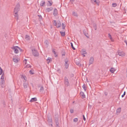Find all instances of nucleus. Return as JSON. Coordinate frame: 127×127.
<instances>
[{"label": "nucleus", "mask_w": 127, "mask_h": 127, "mask_svg": "<svg viewBox=\"0 0 127 127\" xmlns=\"http://www.w3.org/2000/svg\"><path fill=\"white\" fill-rule=\"evenodd\" d=\"M38 16L39 17V20H42V17L41 15H38Z\"/></svg>", "instance_id": "nucleus-40"}, {"label": "nucleus", "mask_w": 127, "mask_h": 127, "mask_svg": "<svg viewBox=\"0 0 127 127\" xmlns=\"http://www.w3.org/2000/svg\"><path fill=\"white\" fill-rule=\"evenodd\" d=\"M45 3V2L44 1H42L40 3V6H44Z\"/></svg>", "instance_id": "nucleus-19"}, {"label": "nucleus", "mask_w": 127, "mask_h": 127, "mask_svg": "<svg viewBox=\"0 0 127 127\" xmlns=\"http://www.w3.org/2000/svg\"><path fill=\"white\" fill-rule=\"evenodd\" d=\"M24 80H25V81H26V79H25V78H24Z\"/></svg>", "instance_id": "nucleus-57"}, {"label": "nucleus", "mask_w": 127, "mask_h": 127, "mask_svg": "<svg viewBox=\"0 0 127 127\" xmlns=\"http://www.w3.org/2000/svg\"><path fill=\"white\" fill-rule=\"evenodd\" d=\"M12 48L14 50V52L16 54H17L18 53V49H20V48L17 46H14Z\"/></svg>", "instance_id": "nucleus-3"}, {"label": "nucleus", "mask_w": 127, "mask_h": 127, "mask_svg": "<svg viewBox=\"0 0 127 127\" xmlns=\"http://www.w3.org/2000/svg\"><path fill=\"white\" fill-rule=\"evenodd\" d=\"M53 9V8L52 7L47 8L45 9V11L46 12H49L52 10Z\"/></svg>", "instance_id": "nucleus-11"}, {"label": "nucleus", "mask_w": 127, "mask_h": 127, "mask_svg": "<svg viewBox=\"0 0 127 127\" xmlns=\"http://www.w3.org/2000/svg\"><path fill=\"white\" fill-rule=\"evenodd\" d=\"M124 42L126 43L127 45V41L126 40H125Z\"/></svg>", "instance_id": "nucleus-51"}, {"label": "nucleus", "mask_w": 127, "mask_h": 127, "mask_svg": "<svg viewBox=\"0 0 127 127\" xmlns=\"http://www.w3.org/2000/svg\"><path fill=\"white\" fill-rule=\"evenodd\" d=\"M74 76L73 74H72V76Z\"/></svg>", "instance_id": "nucleus-58"}, {"label": "nucleus", "mask_w": 127, "mask_h": 127, "mask_svg": "<svg viewBox=\"0 0 127 127\" xmlns=\"http://www.w3.org/2000/svg\"><path fill=\"white\" fill-rule=\"evenodd\" d=\"M30 73L31 74H33L34 73L33 72V70H31L29 71Z\"/></svg>", "instance_id": "nucleus-36"}, {"label": "nucleus", "mask_w": 127, "mask_h": 127, "mask_svg": "<svg viewBox=\"0 0 127 127\" xmlns=\"http://www.w3.org/2000/svg\"><path fill=\"white\" fill-rule=\"evenodd\" d=\"M108 35V37L110 38V39L111 41H113V40L112 39L111 35L109 33Z\"/></svg>", "instance_id": "nucleus-28"}, {"label": "nucleus", "mask_w": 127, "mask_h": 127, "mask_svg": "<svg viewBox=\"0 0 127 127\" xmlns=\"http://www.w3.org/2000/svg\"><path fill=\"white\" fill-rule=\"evenodd\" d=\"M68 62V60L67 58H66L65 60V68L66 69L68 68L69 66V65L67 64Z\"/></svg>", "instance_id": "nucleus-6"}, {"label": "nucleus", "mask_w": 127, "mask_h": 127, "mask_svg": "<svg viewBox=\"0 0 127 127\" xmlns=\"http://www.w3.org/2000/svg\"><path fill=\"white\" fill-rule=\"evenodd\" d=\"M126 94V92L125 91L124 92V94H123L122 95V97H124V95H125Z\"/></svg>", "instance_id": "nucleus-43"}, {"label": "nucleus", "mask_w": 127, "mask_h": 127, "mask_svg": "<svg viewBox=\"0 0 127 127\" xmlns=\"http://www.w3.org/2000/svg\"><path fill=\"white\" fill-rule=\"evenodd\" d=\"M15 12L14 16L15 17L16 19L17 20H18V15L17 14L18 12Z\"/></svg>", "instance_id": "nucleus-12"}, {"label": "nucleus", "mask_w": 127, "mask_h": 127, "mask_svg": "<svg viewBox=\"0 0 127 127\" xmlns=\"http://www.w3.org/2000/svg\"><path fill=\"white\" fill-rule=\"evenodd\" d=\"M121 111V108H119L117 109V112H119Z\"/></svg>", "instance_id": "nucleus-38"}, {"label": "nucleus", "mask_w": 127, "mask_h": 127, "mask_svg": "<svg viewBox=\"0 0 127 127\" xmlns=\"http://www.w3.org/2000/svg\"><path fill=\"white\" fill-rule=\"evenodd\" d=\"M64 84L66 87H68L70 85L68 79L66 76L64 78Z\"/></svg>", "instance_id": "nucleus-1"}, {"label": "nucleus", "mask_w": 127, "mask_h": 127, "mask_svg": "<svg viewBox=\"0 0 127 127\" xmlns=\"http://www.w3.org/2000/svg\"><path fill=\"white\" fill-rule=\"evenodd\" d=\"M47 120L49 123L52 122V117L51 116H48Z\"/></svg>", "instance_id": "nucleus-8"}, {"label": "nucleus", "mask_w": 127, "mask_h": 127, "mask_svg": "<svg viewBox=\"0 0 127 127\" xmlns=\"http://www.w3.org/2000/svg\"><path fill=\"white\" fill-rule=\"evenodd\" d=\"M58 14V12L57 9L55 8L54 10L53 14L54 16H56Z\"/></svg>", "instance_id": "nucleus-15"}, {"label": "nucleus", "mask_w": 127, "mask_h": 127, "mask_svg": "<svg viewBox=\"0 0 127 127\" xmlns=\"http://www.w3.org/2000/svg\"><path fill=\"white\" fill-rule=\"evenodd\" d=\"M80 95L82 96V98H83L85 97V95L83 92H81L80 93Z\"/></svg>", "instance_id": "nucleus-17"}, {"label": "nucleus", "mask_w": 127, "mask_h": 127, "mask_svg": "<svg viewBox=\"0 0 127 127\" xmlns=\"http://www.w3.org/2000/svg\"><path fill=\"white\" fill-rule=\"evenodd\" d=\"M52 52L55 54V57H56L57 56V55H56V52L54 50H53Z\"/></svg>", "instance_id": "nucleus-39"}, {"label": "nucleus", "mask_w": 127, "mask_h": 127, "mask_svg": "<svg viewBox=\"0 0 127 127\" xmlns=\"http://www.w3.org/2000/svg\"><path fill=\"white\" fill-rule=\"evenodd\" d=\"M32 54L34 56L37 57L38 56L39 53L37 50L33 49L32 50Z\"/></svg>", "instance_id": "nucleus-2"}, {"label": "nucleus", "mask_w": 127, "mask_h": 127, "mask_svg": "<svg viewBox=\"0 0 127 127\" xmlns=\"http://www.w3.org/2000/svg\"><path fill=\"white\" fill-rule=\"evenodd\" d=\"M83 54H86V53H87L86 51L84 50L83 51Z\"/></svg>", "instance_id": "nucleus-49"}, {"label": "nucleus", "mask_w": 127, "mask_h": 127, "mask_svg": "<svg viewBox=\"0 0 127 127\" xmlns=\"http://www.w3.org/2000/svg\"><path fill=\"white\" fill-rule=\"evenodd\" d=\"M53 2L52 1L49 0L48 1L47 5L48 6H51Z\"/></svg>", "instance_id": "nucleus-13"}, {"label": "nucleus", "mask_w": 127, "mask_h": 127, "mask_svg": "<svg viewBox=\"0 0 127 127\" xmlns=\"http://www.w3.org/2000/svg\"><path fill=\"white\" fill-rule=\"evenodd\" d=\"M50 59V58H48V59H47V60H49Z\"/></svg>", "instance_id": "nucleus-52"}, {"label": "nucleus", "mask_w": 127, "mask_h": 127, "mask_svg": "<svg viewBox=\"0 0 127 127\" xmlns=\"http://www.w3.org/2000/svg\"><path fill=\"white\" fill-rule=\"evenodd\" d=\"M4 76L3 75V74H2V75L1 76V79H2L3 80H2V83H3L4 82V80H3L4 79Z\"/></svg>", "instance_id": "nucleus-24"}, {"label": "nucleus", "mask_w": 127, "mask_h": 127, "mask_svg": "<svg viewBox=\"0 0 127 127\" xmlns=\"http://www.w3.org/2000/svg\"><path fill=\"white\" fill-rule=\"evenodd\" d=\"M85 32V30H84L83 31V32L84 33V34L87 37L89 38V37L87 35L88 34L86 33Z\"/></svg>", "instance_id": "nucleus-31"}, {"label": "nucleus", "mask_w": 127, "mask_h": 127, "mask_svg": "<svg viewBox=\"0 0 127 127\" xmlns=\"http://www.w3.org/2000/svg\"><path fill=\"white\" fill-rule=\"evenodd\" d=\"M53 23L54 26H56V24L57 23L56 21V20L53 21Z\"/></svg>", "instance_id": "nucleus-34"}, {"label": "nucleus", "mask_w": 127, "mask_h": 127, "mask_svg": "<svg viewBox=\"0 0 127 127\" xmlns=\"http://www.w3.org/2000/svg\"><path fill=\"white\" fill-rule=\"evenodd\" d=\"M61 26V23L60 21L58 22L56 24V26L57 28H59Z\"/></svg>", "instance_id": "nucleus-14"}, {"label": "nucleus", "mask_w": 127, "mask_h": 127, "mask_svg": "<svg viewBox=\"0 0 127 127\" xmlns=\"http://www.w3.org/2000/svg\"><path fill=\"white\" fill-rule=\"evenodd\" d=\"M74 1L75 0H70V2L72 4H73V2H74Z\"/></svg>", "instance_id": "nucleus-45"}, {"label": "nucleus", "mask_w": 127, "mask_h": 127, "mask_svg": "<svg viewBox=\"0 0 127 127\" xmlns=\"http://www.w3.org/2000/svg\"><path fill=\"white\" fill-rule=\"evenodd\" d=\"M25 38L27 40H28L30 39V37L27 35H26L25 36Z\"/></svg>", "instance_id": "nucleus-25"}, {"label": "nucleus", "mask_w": 127, "mask_h": 127, "mask_svg": "<svg viewBox=\"0 0 127 127\" xmlns=\"http://www.w3.org/2000/svg\"><path fill=\"white\" fill-rule=\"evenodd\" d=\"M62 26L63 29H64L65 28V24L63 23H62Z\"/></svg>", "instance_id": "nucleus-30"}, {"label": "nucleus", "mask_w": 127, "mask_h": 127, "mask_svg": "<svg viewBox=\"0 0 127 127\" xmlns=\"http://www.w3.org/2000/svg\"><path fill=\"white\" fill-rule=\"evenodd\" d=\"M76 64H77L78 65H80V66H81V64H80V63L79 62H77V63H76Z\"/></svg>", "instance_id": "nucleus-44"}, {"label": "nucleus", "mask_w": 127, "mask_h": 127, "mask_svg": "<svg viewBox=\"0 0 127 127\" xmlns=\"http://www.w3.org/2000/svg\"><path fill=\"white\" fill-rule=\"evenodd\" d=\"M105 94L106 95H107V94L106 93H105Z\"/></svg>", "instance_id": "nucleus-54"}, {"label": "nucleus", "mask_w": 127, "mask_h": 127, "mask_svg": "<svg viewBox=\"0 0 127 127\" xmlns=\"http://www.w3.org/2000/svg\"><path fill=\"white\" fill-rule=\"evenodd\" d=\"M20 5L19 3H18L16 5L14 8V12H18L19 11L20 9Z\"/></svg>", "instance_id": "nucleus-4"}, {"label": "nucleus", "mask_w": 127, "mask_h": 127, "mask_svg": "<svg viewBox=\"0 0 127 127\" xmlns=\"http://www.w3.org/2000/svg\"><path fill=\"white\" fill-rule=\"evenodd\" d=\"M37 100L36 98L34 97L32 98L30 101V102H33L36 101H37Z\"/></svg>", "instance_id": "nucleus-18"}, {"label": "nucleus", "mask_w": 127, "mask_h": 127, "mask_svg": "<svg viewBox=\"0 0 127 127\" xmlns=\"http://www.w3.org/2000/svg\"><path fill=\"white\" fill-rule=\"evenodd\" d=\"M65 55V54H62V56H64Z\"/></svg>", "instance_id": "nucleus-55"}, {"label": "nucleus", "mask_w": 127, "mask_h": 127, "mask_svg": "<svg viewBox=\"0 0 127 127\" xmlns=\"http://www.w3.org/2000/svg\"><path fill=\"white\" fill-rule=\"evenodd\" d=\"M70 112L71 113H73V112L74 110L73 109H71L70 110Z\"/></svg>", "instance_id": "nucleus-41"}, {"label": "nucleus", "mask_w": 127, "mask_h": 127, "mask_svg": "<svg viewBox=\"0 0 127 127\" xmlns=\"http://www.w3.org/2000/svg\"><path fill=\"white\" fill-rule=\"evenodd\" d=\"M24 87V88H27L28 86V83L27 82L24 83H23Z\"/></svg>", "instance_id": "nucleus-16"}, {"label": "nucleus", "mask_w": 127, "mask_h": 127, "mask_svg": "<svg viewBox=\"0 0 127 127\" xmlns=\"http://www.w3.org/2000/svg\"><path fill=\"white\" fill-rule=\"evenodd\" d=\"M72 15L73 16H75L76 17H77L78 16V15H77V13L75 12H73L72 13Z\"/></svg>", "instance_id": "nucleus-26"}, {"label": "nucleus", "mask_w": 127, "mask_h": 127, "mask_svg": "<svg viewBox=\"0 0 127 127\" xmlns=\"http://www.w3.org/2000/svg\"><path fill=\"white\" fill-rule=\"evenodd\" d=\"M60 33H61V35L62 36H64L65 35V32H62L61 31H60Z\"/></svg>", "instance_id": "nucleus-21"}, {"label": "nucleus", "mask_w": 127, "mask_h": 127, "mask_svg": "<svg viewBox=\"0 0 127 127\" xmlns=\"http://www.w3.org/2000/svg\"><path fill=\"white\" fill-rule=\"evenodd\" d=\"M49 125H50L51 126H53V123L52 122L50 123H49Z\"/></svg>", "instance_id": "nucleus-50"}, {"label": "nucleus", "mask_w": 127, "mask_h": 127, "mask_svg": "<svg viewBox=\"0 0 127 127\" xmlns=\"http://www.w3.org/2000/svg\"><path fill=\"white\" fill-rule=\"evenodd\" d=\"M26 66L28 68H30L31 67V65H27Z\"/></svg>", "instance_id": "nucleus-48"}, {"label": "nucleus", "mask_w": 127, "mask_h": 127, "mask_svg": "<svg viewBox=\"0 0 127 127\" xmlns=\"http://www.w3.org/2000/svg\"><path fill=\"white\" fill-rule=\"evenodd\" d=\"M82 87L83 88V89L84 90V91H86V85L85 84H84L82 86Z\"/></svg>", "instance_id": "nucleus-22"}, {"label": "nucleus", "mask_w": 127, "mask_h": 127, "mask_svg": "<svg viewBox=\"0 0 127 127\" xmlns=\"http://www.w3.org/2000/svg\"><path fill=\"white\" fill-rule=\"evenodd\" d=\"M13 60L14 62L16 63H17L18 62V60L17 59H16L15 58H13Z\"/></svg>", "instance_id": "nucleus-23"}, {"label": "nucleus", "mask_w": 127, "mask_h": 127, "mask_svg": "<svg viewBox=\"0 0 127 127\" xmlns=\"http://www.w3.org/2000/svg\"><path fill=\"white\" fill-rule=\"evenodd\" d=\"M94 58L93 57L91 58L89 62V65L92 64L94 62Z\"/></svg>", "instance_id": "nucleus-10"}, {"label": "nucleus", "mask_w": 127, "mask_h": 127, "mask_svg": "<svg viewBox=\"0 0 127 127\" xmlns=\"http://www.w3.org/2000/svg\"><path fill=\"white\" fill-rule=\"evenodd\" d=\"M82 55L84 56H85V55H84V54H83V53Z\"/></svg>", "instance_id": "nucleus-56"}, {"label": "nucleus", "mask_w": 127, "mask_h": 127, "mask_svg": "<svg viewBox=\"0 0 127 127\" xmlns=\"http://www.w3.org/2000/svg\"><path fill=\"white\" fill-rule=\"evenodd\" d=\"M44 90V88L43 87H41L40 88V92H41L42 91H43Z\"/></svg>", "instance_id": "nucleus-42"}, {"label": "nucleus", "mask_w": 127, "mask_h": 127, "mask_svg": "<svg viewBox=\"0 0 127 127\" xmlns=\"http://www.w3.org/2000/svg\"><path fill=\"white\" fill-rule=\"evenodd\" d=\"M115 71V69L113 68H111L110 71L112 73H113L114 71Z\"/></svg>", "instance_id": "nucleus-20"}, {"label": "nucleus", "mask_w": 127, "mask_h": 127, "mask_svg": "<svg viewBox=\"0 0 127 127\" xmlns=\"http://www.w3.org/2000/svg\"><path fill=\"white\" fill-rule=\"evenodd\" d=\"M73 121L74 122H77L78 121V119L77 118H76L73 119Z\"/></svg>", "instance_id": "nucleus-37"}, {"label": "nucleus", "mask_w": 127, "mask_h": 127, "mask_svg": "<svg viewBox=\"0 0 127 127\" xmlns=\"http://www.w3.org/2000/svg\"><path fill=\"white\" fill-rule=\"evenodd\" d=\"M55 120L56 127H59V119L57 117L55 118Z\"/></svg>", "instance_id": "nucleus-7"}, {"label": "nucleus", "mask_w": 127, "mask_h": 127, "mask_svg": "<svg viewBox=\"0 0 127 127\" xmlns=\"http://www.w3.org/2000/svg\"><path fill=\"white\" fill-rule=\"evenodd\" d=\"M18 49V51L19 50H20V51H21L22 50V49H21L20 48V49Z\"/></svg>", "instance_id": "nucleus-53"}, {"label": "nucleus", "mask_w": 127, "mask_h": 127, "mask_svg": "<svg viewBox=\"0 0 127 127\" xmlns=\"http://www.w3.org/2000/svg\"><path fill=\"white\" fill-rule=\"evenodd\" d=\"M92 2L93 3H96L98 5H99V0H91Z\"/></svg>", "instance_id": "nucleus-9"}, {"label": "nucleus", "mask_w": 127, "mask_h": 127, "mask_svg": "<svg viewBox=\"0 0 127 127\" xmlns=\"http://www.w3.org/2000/svg\"><path fill=\"white\" fill-rule=\"evenodd\" d=\"M44 43L46 44L47 46L48 45V42L47 40H46L44 42Z\"/></svg>", "instance_id": "nucleus-33"}, {"label": "nucleus", "mask_w": 127, "mask_h": 127, "mask_svg": "<svg viewBox=\"0 0 127 127\" xmlns=\"http://www.w3.org/2000/svg\"><path fill=\"white\" fill-rule=\"evenodd\" d=\"M83 120H84V121H85L86 120V119L84 115H83Z\"/></svg>", "instance_id": "nucleus-47"}, {"label": "nucleus", "mask_w": 127, "mask_h": 127, "mask_svg": "<svg viewBox=\"0 0 127 127\" xmlns=\"http://www.w3.org/2000/svg\"><path fill=\"white\" fill-rule=\"evenodd\" d=\"M27 61V60H26V59H25L24 61V63H25V64H26Z\"/></svg>", "instance_id": "nucleus-46"}, {"label": "nucleus", "mask_w": 127, "mask_h": 127, "mask_svg": "<svg viewBox=\"0 0 127 127\" xmlns=\"http://www.w3.org/2000/svg\"><path fill=\"white\" fill-rule=\"evenodd\" d=\"M71 46L72 47V48L74 50H75V48H74L73 46V43L72 42L70 43Z\"/></svg>", "instance_id": "nucleus-29"}, {"label": "nucleus", "mask_w": 127, "mask_h": 127, "mask_svg": "<svg viewBox=\"0 0 127 127\" xmlns=\"http://www.w3.org/2000/svg\"><path fill=\"white\" fill-rule=\"evenodd\" d=\"M117 5V4L116 3H113L112 4V6L113 7H115Z\"/></svg>", "instance_id": "nucleus-35"}, {"label": "nucleus", "mask_w": 127, "mask_h": 127, "mask_svg": "<svg viewBox=\"0 0 127 127\" xmlns=\"http://www.w3.org/2000/svg\"><path fill=\"white\" fill-rule=\"evenodd\" d=\"M118 54L120 56L123 57L125 56V54L123 52L120 50H119L118 52Z\"/></svg>", "instance_id": "nucleus-5"}, {"label": "nucleus", "mask_w": 127, "mask_h": 127, "mask_svg": "<svg viewBox=\"0 0 127 127\" xmlns=\"http://www.w3.org/2000/svg\"><path fill=\"white\" fill-rule=\"evenodd\" d=\"M94 28L95 29V30H96L97 29V27L96 24L94 23L93 25Z\"/></svg>", "instance_id": "nucleus-27"}, {"label": "nucleus", "mask_w": 127, "mask_h": 127, "mask_svg": "<svg viewBox=\"0 0 127 127\" xmlns=\"http://www.w3.org/2000/svg\"><path fill=\"white\" fill-rule=\"evenodd\" d=\"M3 72V70L1 67L0 66V75H1Z\"/></svg>", "instance_id": "nucleus-32"}]
</instances>
